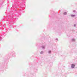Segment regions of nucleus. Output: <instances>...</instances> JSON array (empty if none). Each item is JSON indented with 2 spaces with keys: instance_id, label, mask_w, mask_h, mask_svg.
I'll return each mask as SVG.
<instances>
[{
  "instance_id": "nucleus-3",
  "label": "nucleus",
  "mask_w": 77,
  "mask_h": 77,
  "mask_svg": "<svg viewBox=\"0 0 77 77\" xmlns=\"http://www.w3.org/2000/svg\"><path fill=\"white\" fill-rule=\"evenodd\" d=\"M74 16H75V15H71V17H74Z\"/></svg>"
},
{
  "instance_id": "nucleus-5",
  "label": "nucleus",
  "mask_w": 77,
  "mask_h": 77,
  "mask_svg": "<svg viewBox=\"0 0 77 77\" xmlns=\"http://www.w3.org/2000/svg\"><path fill=\"white\" fill-rule=\"evenodd\" d=\"M49 53H51V51H49Z\"/></svg>"
},
{
  "instance_id": "nucleus-1",
  "label": "nucleus",
  "mask_w": 77,
  "mask_h": 77,
  "mask_svg": "<svg viewBox=\"0 0 77 77\" xmlns=\"http://www.w3.org/2000/svg\"><path fill=\"white\" fill-rule=\"evenodd\" d=\"M75 66V65L74 64H72L71 65V67L72 68H74V67Z\"/></svg>"
},
{
  "instance_id": "nucleus-2",
  "label": "nucleus",
  "mask_w": 77,
  "mask_h": 77,
  "mask_svg": "<svg viewBox=\"0 0 77 77\" xmlns=\"http://www.w3.org/2000/svg\"><path fill=\"white\" fill-rule=\"evenodd\" d=\"M66 14H67V13L66 12H65L64 13V15H66Z\"/></svg>"
},
{
  "instance_id": "nucleus-6",
  "label": "nucleus",
  "mask_w": 77,
  "mask_h": 77,
  "mask_svg": "<svg viewBox=\"0 0 77 77\" xmlns=\"http://www.w3.org/2000/svg\"><path fill=\"white\" fill-rule=\"evenodd\" d=\"M56 39V40H57V39Z\"/></svg>"
},
{
  "instance_id": "nucleus-4",
  "label": "nucleus",
  "mask_w": 77,
  "mask_h": 77,
  "mask_svg": "<svg viewBox=\"0 0 77 77\" xmlns=\"http://www.w3.org/2000/svg\"><path fill=\"white\" fill-rule=\"evenodd\" d=\"M74 26L75 27L76 26V25H74Z\"/></svg>"
}]
</instances>
